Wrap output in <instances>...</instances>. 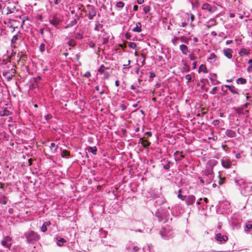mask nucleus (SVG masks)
I'll use <instances>...</instances> for the list:
<instances>
[{
	"instance_id": "obj_1",
	"label": "nucleus",
	"mask_w": 252,
	"mask_h": 252,
	"mask_svg": "<svg viewBox=\"0 0 252 252\" xmlns=\"http://www.w3.org/2000/svg\"><path fill=\"white\" fill-rule=\"evenodd\" d=\"M28 244H34L40 239V235L32 230H30L24 233Z\"/></svg>"
},
{
	"instance_id": "obj_2",
	"label": "nucleus",
	"mask_w": 252,
	"mask_h": 252,
	"mask_svg": "<svg viewBox=\"0 0 252 252\" xmlns=\"http://www.w3.org/2000/svg\"><path fill=\"white\" fill-rule=\"evenodd\" d=\"M87 7L89 13L88 18L92 20L96 14V10L94 6L91 5H88Z\"/></svg>"
},
{
	"instance_id": "obj_3",
	"label": "nucleus",
	"mask_w": 252,
	"mask_h": 252,
	"mask_svg": "<svg viewBox=\"0 0 252 252\" xmlns=\"http://www.w3.org/2000/svg\"><path fill=\"white\" fill-rule=\"evenodd\" d=\"M222 166L225 168H229L232 165V162L227 157H224L221 159Z\"/></svg>"
},
{
	"instance_id": "obj_4",
	"label": "nucleus",
	"mask_w": 252,
	"mask_h": 252,
	"mask_svg": "<svg viewBox=\"0 0 252 252\" xmlns=\"http://www.w3.org/2000/svg\"><path fill=\"white\" fill-rule=\"evenodd\" d=\"M11 70L12 71V73H10L9 71H3L2 73L3 76L6 77L7 81H10L16 73L15 69L11 68Z\"/></svg>"
},
{
	"instance_id": "obj_5",
	"label": "nucleus",
	"mask_w": 252,
	"mask_h": 252,
	"mask_svg": "<svg viewBox=\"0 0 252 252\" xmlns=\"http://www.w3.org/2000/svg\"><path fill=\"white\" fill-rule=\"evenodd\" d=\"M1 244L3 247L9 249L11 246V238L8 236L4 237L3 239L1 241Z\"/></svg>"
},
{
	"instance_id": "obj_6",
	"label": "nucleus",
	"mask_w": 252,
	"mask_h": 252,
	"mask_svg": "<svg viewBox=\"0 0 252 252\" xmlns=\"http://www.w3.org/2000/svg\"><path fill=\"white\" fill-rule=\"evenodd\" d=\"M195 199L196 198L193 195H189L187 196L185 199L187 205L190 206L193 205Z\"/></svg>"
},
{
	"instance_id": "obj_7",
	"label": "nucleus",
	"mask_w": 252,
	"mask_h": 252,
	"mask_svg": "<svg viewBox=\"0 0 252 252\" xmlns=\"http://www.w3.org/2000/svg\"><path fill=\"white\" fill-rule=\"evenodd\" d=\"M201 8L203 10H207L210 13H212L216 10V7L215 6L212 7L211 5L208 3H205L202 4Z\"/></svg>"
},
{
	"instance_id": "obj_8",
	"label": "nucleus",
	"mask_w": 252,
	"mask_h": 252,
	"mask_svg": "<svg viewBox=\"0 0 252 252\" xmlns=\"http://www.w3.org/2000/svg\"><path fill=\"white\" fill-rule=\"evenodd\" d=\"M215 239L217 241L220 242H225L228 240V237L226 235H221L219 233L216 235Z\"/></svg>"
},
{
	"instance_id": "obj_9",
	"label": "nucleus",
	"mask_w": 252,
	"mask_h": 252,
	"mask_svg": "<svg viewBox=\"0 0 252 252\" xmlns=\"http://www.w3.org/2000/svg\"><path fill=\"white\" fill-rule=\"evenodd\" d=\"M235 111L239 115H244L248 117L249 111L248 110H245L244 109H243V107H238L237 108H236Z\"/></svg>"
},
{
	"instance_id": "obj_10",
	"label": "nucleus",
	"mask_w": 252,
	"mask_h": 252,
	"mask_svg": "<svg viewBox=\"0 0 252 252\" xmlns=\"http://www.w3.org/2000/svg\"><path fill=\"white\" fill-rule=\"evenodd\" d=\"M144 138H146L145 136L143 138H140L139 143H140L144 148H148L151 145V142L146 139H144Z\"/></svg>"
},
{
	"instance_id": "obj_11",
	"label": "nucleus",
	"mask_w": 252,
	"mask_h": 252,
	"mask_svg": "<svg viewBox=\"0 0 252 252\" xmlns=\"http://www.w3.org/2000/svg\"><path fill=\"white\" fill-rule=\"evenodd\" d=\"M224 87L228 88V90L231 92V93H232L233 94L239 95L238 90L237 88H235V86L233 85H225Z\"/></svg>"
},
{
	"instance_id": "obj_12",
	"label": "nucleus",
	"mask_w": 252,
	"mask_h": 252,
	"mask_svg": "<svg viewBox=\"0 0 252 252\" xmlns=\"http://www.w3.org/2000/svg\"><path fill=\"white\" fill-rule=\"evenodd\" d=\"M223 52L225 56L230 59L232 58L233 50L230 48H225L223 50Z\"/></svg>"
},
{
	"instance_id": "obj_13",
	"label": "nucleus",
	"mask_w": 252,
	"mask_h": 252,
	"mask_svg": "<svg viewBox=\"0 0 252 252\" xmlns=\"http://www.w3.org/2000/svg\"><path fill=\"white\" fill-rule=\"evenodd\" d=\"M203 172V175L204 176H212L214 175V173L213 172V169L208 168L206 166L205 169L202 171Z\"/></svg>"
},
{
	"instance_id": "obj_14",
	"label": "nucleus",
	"mask_w": 252,
	"mask_h": 252,
	"mask_svg": "<svg viewBox=\"0 0 252 252\" xmlns=\"http://www.w3.org/2000/svg\"><path fill=\"white\" fill-rule=\"evenodd\" d=\"M174 156L175 157L176 161H181L183 158H184L183 152H179L178 151H177L174 153Z\"/></svg>"
},
{
	"instance_id": "obj_15",
	"label": "nucleus",
	"mask_w": 252,
	"mask_h": 252,
	"mask_svg": "<svg viewBox=\"0 0 252 252\" xmlns=\"http://www.w3.org/2000/svg\"><path fill=\"white\" fill-rule=\"evenodd\" d=\"M218 161L214 159L208 161L206 164V167L213 169V167L217 165Z\"/></svg>"
},
{
	"instance_id": "obj_16",
	"label": "nucleus",
	"mask_w": 252,
	"mask_h": 252,
	"mask_svg": "<svg viewBox=\"0 0 252 252\" xmlns=\"http://www.w3.org/2000/svg\"><path fill=\"white\" fill-rule=\"evenodd\" d=\"M60 22V19L56 16H53V18L49 21V22L55 27L59 25Z\"/></svg>"
},
{
	"instance_id": "obj_17",
	"label": "nucleus",
	"mask_w": 252,
	"mask_h": 252,
	"mask_svg": "<svg viewBox=\"0 0 252 252\" xmlns=\"http://www.w3.org/2000/svg\"><path fill=\"white\" fill-rule=\"evenodd\" d=\"M225 134L230 138H234L236 136V133L231 129H227L225 132Z\"/></svg>"
},
{
	"instance_id": "obj_18",
	"label": "nucleus",
	"mask_w": 252,
	"mask_h": 252,
	"mask_svg": "<svg viewBox=\"0 0 252 252\" xmlns=\"http://www.w3.org/2000/svg\"><path fill=\"white\" fill-rule=\"evenodd\" d=\"M180 49L182 51V53L185 55H187L188 52H189L188 47L185 44H181L180 46Z\"/></svg>"
},
{
	"instance_id": "obj_19",
	"label": "nucleus",
	"mask_w": 252,
	"mask_h": 252,
	"mask_svg": "<svg viewBox=\"0 0 252 252\" xmlns=\"http://www.w3.org/2000/svg\"><path fill=\"white\" fill-rule=\"evenodd\" d=\"M160 234L161 237L163 238H165L170 235V233L169 231H167L165 228H162L160 232Z\"/></svg>"
},
{
	"instance_id": "obj_20",
	"label": "nucleus",
	"mask_w": 252,
	"mask_h": 252,
	"mask_svg": "<svg viewBox=\"0 0 252 252\" xmlns=\"http://www.w3.org/2000/svg\"><path fill=\"white\" fill-rule=\"evenodd\" d=\"M11 113L8 111L6 108H4L0 111V116H8L10 115Z\"/></svg>"
},
{
	"instance_id": "obj_21",
	"label": "nucleus",
	"mask_w": 252,
	"mask_h": 252,
	"mask_svg": "<svg viewBox=\"0 0 252 252\" xmlns=\"http://www.w3.org/2000/svg\"><path fill=\"white\" fill-rule=\"evenodd\" d=\"M50 224L51 222L50 221L44 222L41 227V231L43 232H45L47 230V226Z\"/></svg>"
},
{
	"instance_id": "obj_22",
	"label": "nucleus",
	"mask_w": 252,
	"mask_h": 252,
	"mask_svg": "<svg viewBox=\"0 0 252 252\" xmlns=\"http://www.w3.org/2000/svg\"><path fill=\"white\" fill-rule=\"evenodd\" d=\"M18 39V36L17 35H14L11 40V46L12 48H16L15 43Z\"/></svg>"
},
{
	"instance_id": "obj_23",
	"label": "nucleus",
	"mask_w": 252,
	"mask_h": 252,
	"mask_svg": "<svg viewBox=\"0 0 252 252\" xmlns=\"http://www.w3.org/2000/svg\"><path fill=\"white\" fill-rule=\"evenodd\" d=\"M132 31L134 32H140L142 31L141 24L140 22L136 23V27L133 29Z\"/></svg>"
},
{
	"instance_id": "obj_24",
	"label": "nucleus",
	"mask_w": 252,
	"mask_h": 252,
	"mask_svg": "<svg viewBox=\"0 0 252 252\" xmlns=\"http://www.w3.org/2000/svg\"><path fill=\"white\" fill-rule=\"evenodd\" d=\"M245 230L246 231H252V221H248L246 223Z\"/></svg>"
},
{
	"instance_id": "obj_25",
	"label": "nucleus",
	"mask_w": 252,
	"mask_h": 252,
	"mask_svg": "<svg viewBox=\"0 0 252 252\" xmlns=\"http://www.w3.org/2000/svg\"><path fill=\"white\" fill-rule=\"evenodd\" d=\"M205 178V182L207 185L210 184L211 182L213 180L214 178V175L212 176H204Z\"/></svg>"
},
{
	"instance_id": "obj_26",
	"label": "nucleus",
	"mask_w": 252,
	"mask_h": 252,
	"mask_svg": "<svg viewBox=\"0 0 252 252\" xmlns=\"http://www.w3.org/2000/svg\"><path fill=\"white\" fill-rule=\"evenodd\" d=\"M210 24L207 26L208 28H210L211 27L217 25V23L215 19H212L208 22Z\"/></svg>"
},
{
	"instance_id": "obj_27",
	"label": "nucleus",
	"mask_w": 252,
	"mask_h": 252,
	"mask_svg": "<svg viewBox=\"0 0 252 252\" xmlns=\"http://www.w3.org/2000/svg\"><path fill=\"white\" fill-rule=\"evenodd\" d=\"M179 40L182 42L185 43L186 44H188L189 40L190 39L189 38H188L185 36H182L181 37H179Z\"/></svg>"
},
{
	"instance_id": "obj_28",
	"label": "nucleus",
	"mask_w": 252,
	"mask_h": 252,
	"mask_svg": "<svg viewBox=\"0 0 252 252\" xmlns=\"http://www.w3.org/2000/svg\"><path fill=\"white\" fill-rule=\"evenodd\" d=\"M216 56L214 53H211L210 57L208 58V61L210 63L214 62L216 59Z\"/></svg>"
},
{
	"instance_id": "obj_29",
	"label": "nucleus",
	"mask_w": 252,
	"mask_h": 252,
	"mask_svg": "<svg viewBox=\"0 0 252 252\" xmlns=\"http://www.w3.org/2000/svg\"><path fill=\"white\" fill-rule=\"evenodd\" d=\"M236 83L237 84H245L247 83L246 79L243 78H239L236 80Z\"/></svg>"
},
{
	"instance_id": "obj_30",
	"label": "nucleus",
	"mask_w": 252,
	"mask_h": 252,
	"mask_svg": "<svg viewBox=\"0 0 252 252\" xmlns=\"http://www.w3.org/2000/svg\"><path fill=\"white\" fill-rule=\"evenodd\" d=\"M102 28L103 25L102 24H100L98 21L96 22L94 27L95 31H99Z\"/></svg>"
},
{
	"instance_id": "obj_31",
	"label": "nucleus",
	"mask_w": 252,
	"mask_h": 252,
	"mask_svg": "<svg viewBox=\"0 0 252 252\" xmlns=\"http://www.w3.org/2000/svg\"><path fill=\"white\" fill-rule=\"evenodd\" d=\"M69 151L66 150H64L62 151L61 153V156L63 158H68V157L69 156Z\"/></svg>"
},
{
	"instance_id": "obj_32",
	"label": "nucleus",
	"mask_w": 252,
	"mask_h": 252,
	"mask_svg": "<svg viewBox=\"0 0 252 252\" xmlns=\"http://www.w3.org/2000/svg\"><path fill=\"white\" fill-rule=\"evenodd\" d=\"M88 151L89 152L92 153L94 155L96 154L97 149L96 147H88Z\"/></svg>"
},
{
	"instance_id": "obj_33",
	"label": "nucleus",
	"mask_w": 252,
	"mask_h": 252,
	"mask_svg": "<svg viewBox=\"0 0 252 252\" xmlns=\"http://www.w3.org/2000/svg\"><path fill=\"white\" fill-rule=\"evenodd\" d=\"M203 71L204 73H207V69L205 65L202 64L199 66V72Z\"/></svg>"
},
{
	"instance_id": "obj_34",
	"label": "nucleus",
	"mask_w": 252,
	"mask_h": 252,
	"mask_svg": "<svg viewBox=\"0 0 252 252\" xmlns=\"http://www.w3.org/2000/svg\"><path fill=\"white\" fill-rule=\"evenodd\" d=\"M248 54V52L245 48L241 49L240 52H239V54L241 56H243L245 55H247Z\"/></svg>"
},
{
	"instance_id": "obj_35",
	"label": "nucleus",
	"mask_w": 252,
	"mask_h": 252,
	"mask_svg": "<svg viewBox=\"0 0 252 252\" xmlns=\"http://www.w3.org/2000/svg\"><path fill=\"white\" fill-rule=\"evenodd\" d=\"M184 67L183 68L184 71L186 72H189L190 71V67L187 64V63L185 62L184 63Z\"/></svg>"
},
{
	"instance_id": "obj_36",
	"label": "nucleus",
	"mask_w": 252,
	"mask_h": 252,
	"mask_svg": "<svg viewBox=\"0 0 252 252\" xmlns=\"http://www.w3.org/2000/svg\"><path fill=\"white\" fill-rule=\"evenodd\" d=\"M179 40V37L174 36L172 39L171 42L174 46H176L178 41Z\"/></svg>"
},
{
	"instance_id": "obj_37",
	"label": "nucleus",
	"mask_w": 252,
	"mask_h": 252,
	"mask_svg": "<svg viewBox=\"0 0 252 252\" xmlns=\"http://www.w3.org/2000/svg\"><path fill=\"white\" fill-rule=\"evenodd\" d=\"M107 68H108L105 67L104 65H101L98 69V72L101 73H104V72H105V70Z\"/></svg>"
},
{
	"instance_id": "obj_38",
	"label": "nucleus",
	"mask_w": 252,
	"mask_h": 252,
	"mask_svg": "<svg viewBox=\"0 0 252 252\" xmlns=\"http://www.w3.org/2000/svg\"><path fill=\"white\" fill-rule=\"evenodd\" d=\"M125 3L122 1H119L116 3V7L118 8H122L124 7Z\"/></svg>"
},
{
	"instance_id": "obj_39",
	"label": "nucleus",
	"mask_w": 252,
	"mask_h": 252,
	"mask_svg": "<svg viewBox=\"0 0 252 252\" xmlns=\"http://www.w3.org/2000/svg\"><path fill=\"white\" fill-rule=\"evenodd\" d=\"M64 242H65V240L63 238H60L58 241V245L62 246Z\"/></svg>"
},
{
	"instance_id": "obj_40",
	"label": "nucleus",
	"mask_w": 252,
	"mask_h": 252,
	"mask_svg": "<svg viewBox=\"0 0 252 252\" xmlns=\"http://www.w3.org/2000/svg\"><path fill=\"white\" fill-rule=\"evenodd\" d=\"M248 64H249V66H248L247 70L249 72L252 69V59H250L248 61Z\"/></svg>"
},
{
	"instance_id": "obj_41",
	"label": "nucleus",
	"mask_w": 252,
	"mask_h": 252,
	"mask_svg": "<svg viewBox=\"0 0 252 252\" xmlns=\"http://www.w3.org/2000/svg\"><path fill=\"white\" fill-rule=\"evenodd\" d=\"M151 9V7L150 6H146L143 8V11H144L145 14L148 13Z\"/></svg>"
},
{
	"instance_id": "obj_42",
	"label": "nucleus",
	"mask_w": 252,
	"mask_h": 252,
	"mask_svg": "<svg viewBox=\"0 0 252 252\" xmlns=\"http://www.w3.org/2000/svg\"><path fill=\"white\" fill-rule=\"evenodd\" d=\"M128 47L131 49H135L136 47V44L134 42H130L128 44Z\"/></svg>"
},
{
	"instance_id": "obj_43",
	"label": "nucleus",
	"mask_w": 252,
	"mask_h": 252,
	"mask_svg": "<svg viewBox=\"0 0 252 252\" xmlns=\"http://www.w3.org/2000/svg\"><path fill=\"white\" fill-rule=\"evenodd\" d=\"M0 202L4 205H5L7 204V201L5 200V197L4 196H3L2 197H1L0 199Z\"/></svg>"
},
{
	"instance_id": "obj_44",
	"label": "nucleus",
	"mask_w": 252,
	"mask_h": 252,
	"mask_svg": "<svg viewBox=\"0 0 252 252\" xmlns=\"http://www.w3.org/2000/svg\"><path fill=\"white\" fill-rule=\"evenodd\" d=\"M77 22L76 19H74L70 22V23L68 24L69 26L71 27H72L76 25L77 24Z\"/></svg>"
},
{
	"instance_id": "obj_45",
	"label": "nucleus",
	"mask_w": 252,
	"mask_h": 252,
	"mask_svg": "<svg viewBox=\"0 0 252 252\" xmlns=\"http://www.w3.org/2000/svg\"><path fill=\"white\" fill-rule=\"evenodd\" d=\"M145 252H155V250L153 248H151L149 245H148V248L145 251Z\"/></svg>"
},
{
	"instance_id": "obj_46",
	"label": "nucleus",
	"mask_w": 252,
	"mask_h": 252,
	"mask_svg": "<svg viewBox=\"0 0 252 252\" xmlns=\"http://www.w3.org/2000/svg\"><path fill=\"white\" fill-rule=\"evenodd\" d=\"M39 50L41 52H43L45 50V44L41 43L39 46Z\"/></svg>"
},
{
	"instance_id": "obj_47",
	"label": "nucleus",
	"mask_w": 252,
	"mask_h": 252,
	"mask_svg": "<svg viewBox=\"0 0 252 252\" xmlns=\"http://www.w3.org/2000/svg\"><path fill=\"white\" fill-rule=\"evenodd\" d=\"M186 195H182L181 194H178V197L182 200H185L186 198Z\"/></svg>"
},
{
	"instance_id": "obj_48",
	"label": "nucleus",
	"mask_w": 252,
	"mask_h": 252,
	"mask_svg": "<svg viewBox=\"0 0 252 252\" xmlns=\"http://www.w3.org/2000/svg\"><path fill=\"white\" fill-rule=\"evenodd\" d=\"M156 215L158 218V221L160 222L162 220H163L162 217L160 216V215L159 214V213H157Z\"/></svg>"
},
{
	"instance_id": "obj_49",
	"label": "nucleus",
	"mask_w": 252,
	"mask_h": 252,
	"mask_svg": "<svg viewBox=\"0 0 252 252\" xmlns=\"http://www.w3.org/2000/svg\"><path fill=\"white\" fill-rule=\"evenodd\" d=\"M219 124H220V121L218 120H215L213 121L212 122V124L214 126H217L219 125Z\"/></svg>"
},
{
	"instance_id": "obj_50",
	"label": "nucleus",
	"mask_w": 252,
	"mask_h": 252,
	"mask_svg": "<svg viewBox=\"0 0 252 252\" xmlns=\"http://www.w3.org/2000/svg\"><path fill=\"white\" fill-rule=\"evenodd\" d=\"M103 74H104V76H103L104 78H105V79L109 78V77L110 76V74L108 72H107V71L104 72Z\"/></svg>"
},
{
	"instance_id": "obj_51",
	"label": "nucleus",
	"mask_w": 252,
	"mask_h": 252,
	"mask_svg": "<svg viewBox=\"0 0 252 252\" xmlns=\"http://www.w3.org/2000/svg\"><path fill=\"white\" fill-rule=\"evenodd\" d=\"M186 79L188 80V83L190 82L191 80V76L190 74H187L186 77Z\"/></svg>"
},
{
	"instance_id": "obj_52",
	"label": "nucleus",
	"mask_w": 252,
	"mask_h": 252,
	"mask_svg": "<svg viewBox=\"0 0 252 252\" xmlns=\"http://www.w3.org/2000/svg\"><path fill=\"white\" fill-rule=\"evenodd\" d=\"M217 87H214L212 90L210 91V93L212 94H216L215 92L217 90Z\"/></svg>"
},
{
	"instance_id": "obj_53",
	"label": "nucleus",
	"mask_w": 252,
	"mask_h": 252,
	"mask_svg": "<svg viewBox=\"0 0 252 252\" xmlns=\"http://www.w3.org/2000/svg\"><path fill=\"white\" fill-rule=\"evenodd\" d=\"M141 56L143 58V61H142V65H144L145 63V58L146 56L144 54H141Z\"/></svg>"
},
{
	"instance_id": "obj_54",
	"label": "nucleus",
	"mask_w": 252,
	"mask_h": 252,
	"mask_svg": "<svg viewBox=\"0 0 252 252\" xmlns=\"http://www.w3.org/2000/svg\"><path fill=\"white\" fill-rule=\"evenodd\" d=\"M6 9L7 10L6 14H8L12 13V11L10 9V8L8 7H4L3 9Z\"/></svg>"
},
{
	"instance_id": "obj_55",
	"label": "nucleus",
	"mask_w": 252,
	"mask_h": 252,
	"mask_svg": "<svg viewBox=\"0 0 252 252\" xmlns=\"http://www.w3.org/2000/svg\"><path fill=\"white\" fill-rule=\"evenodd\" d=\"M56 146V148H55V151H56L57 150V148L58 147V145H55V144L54 143H51V144H50V148L51 149H52L53 147H55Z\"/></svg>"
},
{
	"instance_id": "obj_56",
	"label": "nucleus",
	"mask_w": 252,
	"mask_h": 252,
	"mask_svg": "<svg viewBox=\"0 0 252 252\" xmlns=\"http://www.w3.org/2000/svg\"><path fill=\"white\" fill-rule=\"evenodd\" d=\"M164 168L166 170H168L170 168V164H169V162H168L167 164H166L164 165L163 166Z\"/></svg>"
},
{
	"instance_id": "obj_57",
	"label": "nucleus",
	"mask_w": 252,
	"mask_h": 252,
	"mask_svg": "<svg viewBox=\"0 0 252 252\" xmlns=\"http://www.w3.org/2000/svg\"><path fill=\"white\" fill-rule=\"evenodd\" d=\"M91 74L90 72L89 71L86 72L84 74V76L87 78L90 77L91 76Z\"/></svg>"
},
{
	"instance_id": "obj_58",
	"label": "nucleus",
	"mask_w": 252,
	"mask_h": 252,
	"mask_svg": "<svg viewBox=\"0 0 252 252\" xmlns=\"http://www.w3.org/2000/svg\"><path fill=\"white\" fill-rule=\"evenodd\" d=\"M189 58L190 60H194L196 59V57L193 54H190L189 55Z\"/></svg>"
},
{
	"instance_id": "obj_59",
	"label": "nucleus",
	"mask_w": 252,
	"mask_h": 252,
	"mask_svg": "<svg viewBox=\"0 0 252 252\" xmlns=\"http://www.w3.org/2000/svg\"><path fill=\"white\" fill-rule=\"evenodd\" d=\"M52 118V116L51 114H48L45 116V119L47 120H50Z\"/></svg>"
},
{
	"instance_id": "obj_60",
	"label": "nucleus",
	"mask_w": 252,
	"mask_h": 252,
	"mask_svg": "<svg viewBox=\"0 0 252 252\" xmlns=\"http://www.w3.org/2000/svg\"><path fill=\"white\" fill-rule=\"evenodd\" d=\"M144 135L145 136L147 135V136L151 137L152 135V133L150 131H148V132H145Z\"/></svg>"
},
{
	"instance_id": "obj_61",
	"label": "nucleus",
	"mask_w": 252,
	"mask_h": 252,
	"mask_svg": "<svg viewBox=\"0 0 252 252\" xmlns=\"http://www.w3.org/2000/svg\"><path fill=\"white\" fill-rule=\"evenodd\" d=\"M219 177H220V181H219V183H219V184L220 185H222V184H223V182H222V181L223 179H222V178H221V177H220V175H219Z\"/></svg>"
},
{
	"instance_id": "obj_62",
	"label": "nucleus",
	"mask_w": 252,
	"mask_h": 252,
	"mask_svg": "<svg viewBox=\"0 0 252 252\" xmlns=\"http://www.w3.org/2000/svg\"><path fill=\"white\" fill-rule=\"evenodd\" d=\"M199 181L200 182V183L202 184H205V182H206L204 180L201 178V177H199Z\"/></svg>"
},
{
	"instance_id": "obj_63",
	"label": "nucleus",
	"mask_w": 252,
	"mask_h": 252,
	"mask_svg": "<svg viewBox=\"0 0 252 252\" xmlns=\"http://www.w3.org/2000/svg\"><path fill=\"white\" fill-rule=\"evenodd\" d=\"M125 36L126 38L127 39H129L131 37L130 34L129 33H126L125 35Z\"/></svg>"
},
{
	"instance_id": "obj_64",
	"label": "nucleus",
	"mask_w": 252,
	"mask_h": 252,
	"mask_svg": "<svg viewBox=\"0 0 252 252\" xmlns=\"http://www.w3.org/2000/svg\"><path fill=\"white\" fill-rule=\"evenodd\" d=\"M41 79V78L40 76H38L37 78H35V82L36 83H38L39 81H40Z\"/></svg>"
}]
</instances>
